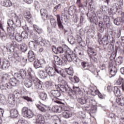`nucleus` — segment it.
Returning <instances> with one entry per match:
<instances>
[{
	"label": "nucleus",
	"mask_w": 124,
	"mask_h": 124,
	"mask_svg": "<svg viewBox=\"0 0 124 124\" xmlns=\"http://www.w3.org/2000/svg\"><path fill=\"white\" fill-rule=\"evenodd\" d=\"M64 49L66 50V54H67V55L61 56V58L63 61L65 62L67 61L69 62H70L76 59V55L71 51L70 48L68 46H65Z\"/></svg>",
	"instance_id": "1"
},
{
	"label": "nucleus",
	"mask_w": 124,
	"mask_h": 124,
	"mask_svg": "<svg viewBox=\"0 0 124 124\" xmlns=\"http://www.w3.org/2000/svg\"><path fill=\"white\" fill-rule=\"evenodd\" d=\"M57 25L61 30H63V25L64 23H63V20L64 21L65 23H67L68 21V18H67V15H66L65 13H62L61 16L60 15H57L56 16Z\"/></svg>",
	"instance_id": "2"
},
{
	"label": "nucleus",
	"mask_w": 124,
	"mask_h": 124,
	"mask_svg": "<svg viewBox=\"0 0 124 124\" xmlns=\"http://www.w3.org/2000/svg\"><path fill=\"white\" fill-rule=\"evenodd\" d=\"M61 70L62 68L58 66L53 68L52 67H46V71L50 77H54L55 75H58V73H61Z\"/></svg>",
	"instance_id": "3"
},
{
	"label": "nucleus",
	"mask_w": 124,
	"mask_h": 124,
	"mask_svg": "<svg viewBox=\"0 0 124 124\" xmlns=\"http://www.w3.org/2000/svg\"><path fill=\"white\" fill-rule=\"evenodd\" d=\"M33 40L30 42V43H32V42H34L35 43H37L38 45H40L41 46H44V42L45 40H43L42 37H38L37 36H34L33 38Z\"/></svg>",
	"instance_id": "4"
},
{
	"label": "nucleus",
	"mask_w": 124,
	"mask_h": 124,
	"mask_svg": "<svg viewBox=\"0 0 124 124\" xmlns=\"http://www.w3.org/2000/svg\"><path fill=\"white\" fill-rule=\"evenodd\" d=\"M19 95L20 93H19L18 90L15 91L13 93V94L9 95L8 97L9 103H14V101H15V97L17 98Z\"/></svg>",
	"instance_id": "5"
},
{
	"label": "nucleus",
	"mask_w": 124,
	"mask_h": 124,
	"mask_svg": "<svg viewBox=\"0 0 124 124\" xmlns=\"http://www.w3.org/2000/svg\"><path fill=\"white\" fill-rule=\"evenodd\" d=\"M26 75L27 72L23 69H21L19 73H16L14 74L15 77L18 79H25Z\"/></svg>",
	"instance_id": "6"
},
{
	"label": "nucleus",
	"mask_w": 124,
	"mask_h": 124,
	"mask_svg": "<svg viewBox=\"0 0 124 124\" xmlns=\"http://www.w3.org/2000/svg\"><path fill=\"white\" fill-rule=\"evenodd\" d=\"M35 124H45V118L42 114H38L35 115Z\"/></svg>",
	"instance_id": "7"
},
{
	"label": "nucleus",
	"mask_w": 124,
	"mask_h": 124,
	"mask_svg": "<svg viewBox=\"0 0 124 124\" xmlns=\"http://www.w3.org/2000/svg\"><path fill=\"white\" fill-rule=\"evenodd\" d=\"M111 11L113 13H120L122 12V7L118 4H114L110 8Z\"/></svg>",
	"instance_id": "8"
},
{
	"label": "nucleus",
	"mask_w": 124,
	"mask_h": 124,
	"mask_svg": "<svg viewBox=\"0 0 124 124\" xmlns=\"http://www.w3.org/2000/svg\"><path fill=\"white\" fill-rule=\"evenodd\" d=\"M41 16L44 21L48 20V17L50 16H48L47 14V10L45 9H41L40 10Z\"/></svg>",
	"instance_id": "9"
},
{
	"label": "nucleus",
	"mask_w": 124,
	"mask_h": 124,
	"mask_svg": "<svg viewBox=\"0 0 124 124\" xmlns=\"http://www.w3.org/2000/svg\"><path fill=\"white\" fill-rule=\"evenodd\" d=\"M10 17L13 20L15 21V24L16 26H18V27L21 26V21H20V19L18 20V16L15 13H12L10 15Z\"/></svg>",
	"instance_id": "10"
},
{
	"label": "nucleus",
	"mask_w": 124,
	"mask_h": 124,
	"mask_svg": "<svg viewBox=\"0 0 124 124\" xmlns=\"http://www.w3.org/2000/svg\"><path fill=\"white\" fill-rule=\"evenodd\" d=\"M50 93L54 98H58V97H61L62 96V93L58 90H52L50 91Z\"/></svg>",
	"instance_id": "11"
},
{
	"label": "nucleus",
	"mask_w": 124,
	"mask_h": 124,
	"mask_svg": "<svg viewBox=\"0 0 124 124\" xmlns=\"http://www.w3.org/2000/svg\"><path fill=\"white\" fill-rule=\"evenodd\" d=\"M87 53L89 57L92 56H96L97 55L95 49L91 46H88Z\"/></svg>",
	"instance_id": "12"
},
{
	"label": "nucleus",
	"mask_w": 124,
	"mask_h": 124,
	"mask_svg": "<svg viewBox=\"0 0 124 124\" xmlns=\"http://www.w3.org/2000/svg\"><path fill=\"white\" fill-rule=\"evenodd\" d=\"M58 88L59 89L60 92H62V93H65L68 91V89L69 87L68 85H62L61 84L58 85Z\"/></svg>",
	"instance_id": "13"
},
{
	"label": "nucleus",
	"mask_w": 124,
	"mask_h": 124,
	"mask_svg": "<svg viewBox=\"0 0 124 124\" xmlns=\"http://www.w3.org/2000/svg\"><path fill=\"white\" fill-rule=\"evenodd\" d=\"M109 77V78H112V77H114L117 74V68L115 66H112L111 68H110Z\"/></svg>",
	"instance_id": "14"
},
{
	"label": "nucleus",
	"mask_w": 124,
	"mask_h": 124,
	"mask_svg": "<svg viewBox=\"0 0 124 124\" xmlns=\"http://www.w3.org/2000/svg\"><path fill=\"white\" fill-rule=\"evenodd\" d=\"M88 100H89V99H86L85 98H84V97H80V96L78 98V103L81 104V105L86 104L87 102H88Z\"/></svg>",
	"instance_id": "15"
},
{
	"label": "nucleus",
	"mask_w": 124,
	"mask_h": 124,
	"mask_svg": "<svg viewBox=\"0 0 124 124\" xmlns=\"http://www.w3.org/2000/svg\"><path fill=\"white\" fill-rule=\"evenodd\" d=\"M28 78L32 80V79H34L35 78V74L32 71L31 68H29L28 70Z\"/></svg>",
	"instance_id": "16"
},
{
	"label": "nucleus",
	"mask_w": 124,
	"mask_h": 124,
	"mask_svg": "<svg viewBox=\"0 0 124 124\" xmlns=\"http://www.w3.org/2000/svg\"><path fill=\"white\" fill-rule=\"evenodd\" d=\"M10 66V64L9 63V62L8 61H6L5 60H4L3 61V64L2 65H1V67L0 68V69H7Z\"/></svg>",
	"instance_id": "17"
},
{
	"label": "nucleus",
	"mask_w": 124,
	"mask_h": 124,
	"mask_svg": "<svg viewBox=\"0 0 124 124\" xmlns=\"http://www.w3.org/2000/svg\"><path fill=\"white\" fill-rule=\"evenodd\" d=\"M39 76L40 78H41V79H45L47 78V77L48 76V74L46 72H45L42 70H39Z\"/></svg>",
	"instance_id": "18"
},
{
	"label": "nucleus",
	"mask_w": 124,
	"mask_h": 124,
	"mask_svg": "<svg viewBox=\"0 0 124 124\" xmlns=\"http://www.w3.org/2000/svg\"><path fill=\"white\" fill-rule=\"evenodd\" d=\"M24 16L26 19H27L29 23L31 22L32 18H31V12H30V11H25L24 14Z\"/></svg>",
	"instance_id": "19"
},
{
	"label": "nucleus",
	"mask_w": 124,
	"mask_h": 124,
	"mask_svg": "<svg viewBox=\"0 0 124 124\" xmlns=\"http://www.w3.org/2000/svg\"><path fill=\"white\" fill-rule=\"evenodd\" d=\"M10 116L12 118H17L19 115V113H18V110L16 109H12L10 111Z\"/></svg>",
	"instance_id": "20"
},
{
	"label": "nucleus",
	"mask_w": 124,
	"mask_h": 124,
	"mask_svg": "<svg viewBox=\"0 0 124 124\" xmlns=\"http://www.w3.org/2000/svg\"><path fill=\"white\" fill-rule=\"evenodd\" d=\"M73 93H78V94H79L80 96H82V95H83V93L81 92V90H80L79 87L74 86L73 87Z\"/></svg>",
	"instance_id": "21"
},
{
	"label": "nucleus",
	"mask_w": 124,
	"mask_h": 124,
	"mask_svg": "<svg viewBox=\"0 0 124 124\" xmlns=\"http://www.w3.org/2000/svg\"><path fill=\"white\" fill-rule=\"evenodd\" d=\"M36 106L37 108L41 112H42V113H45L47 109L45 108V107H47V106L45 105H43V106H41L40 105L36 104Z\"/></svg>",
	"instance_id": "22"
},
{
	"label": "nucleus",
	"mask_w": 124,
	"mask_h": 124,
	"mask_svg": "<svg viewBox=\"0 0 124 124\" xmlns=\"http://www.w3.org/2000/svg\"><path fill=\"white\" fill-rule=\"evenodd\" d=\"M19 45H18L16 42H12V43H9L7 44V49H9L10 51H11V48H13L12 49H14V47H18Z\"/></svg>",
	"instance_id": "23"
},
{
	"label": "nucleus",
	"mask_w": 124,
	"mask_h": 124,
	"mask_svg": "<svg viewBox=\"0 0 124 124\" xmlns=\"http://www.w3.org/2000/svg\"><path fill=\"white\" fill-rule=\"evenodd\" d=\"M15 31V27L13 26H7V31L9 35H12V34H14V31Z\"/></svg>",
	"instance_id": "24"
},
{
	"label": "nucleus",
	"mask_w": 124,
	"mask_h": 124,
	"mask_svg": "<svg viewBox=\"0 0 124 124\" xmlns=\"http://www.w3.org/2000/svg\"><path fill=\"white\" fill-rule=\"evenodd\" d=\"M124 22V19L120 17H117L114 19V24H115V25H116V26H120V25L123 24Z\"/></svg>",
	"instance_id": "25"
},
{
	"label": "nucleus",
	"mask_w": 124,
	"mask_h": 124,
	"mask_svg": "<svg viewBox=\"0 0 124 124\" xmlns=\"http://www.w3.org/2000/svg\"><path fill=\"white\" fill-rule=\"evenodd\" d=\"M112 91L116 96H117L118 97L119 96H121V91L118 87H114V88L112 89Z\"/></svg>",
	"instance_id": "26"
},
{
	"label": "nucleus",
	"mask_w": 124,
	"mask_h": 124,
	"mask_svg": "<svg viewBox=\"0 0 124 124\" xmlns=\"http://www.w3.org/2000/svg\"><path fill=\"white\" fill-rule=\"evenodd\" d=\"M69 93V96H70L71 98H72V99H78V97H79V94H78L77 93H75L73 92H68Z\"/></svg>",
	"instance_id": "27"
},
{
	"label": "nucleus",
	"mask_w": 124,
	"mask_h": 124,
	"mask_svg": "<svg viewBox=\"0 0 124 124\" xmlns=\"http://www.w3.org/2000/svg\"><path fill=\"white\" fill-rule=\"evenodd\" d=\"M62 116L65 119H69L72 117V113L69 111H63L62 112Z\"/></svg>",
	"instance_id": "28"
},
{
	"label": "nucleus",
	"mask_w": 124,
	"mask_h": 124,
	"mask_svg": "<svg viewBox=\"0 0 124 124\" xmlns=\"http://www.w3.org/2000/svg\"><path fill=\"white\" fill-rule=\"evenodd\" d=\"M81 65L82 68L84 69V70H89V68L91 67L90 64L88 62H82Z\"/></svg>",
	"instance_id": "29"
},
{
	"label": "nucleus",
	"mask_w": 124,
	"mask_h": 124,
	"mask_svg": "<svg viewBox=\"0 0 124 124\" xmlns=\"http://www.w3.org/2000/svg\"><path fill=\"white\" fill-rule=\"evenodd\" d=\"M54 60L55 63L58 65H62V61L60 57L58 56H55L54 57Z\"/></svg>",
	"instance_id": "30"
},
{
	"label": "nucleus",
	"mask_w": 124,
	"mask_h": 124,
	"mask_svg": "<svg viewBox=\"0 0 124 124\" xmlns=\"http://www.w3.org/2000/svg\"><path fill=\"white\" fill-rule=\"evenodd\" d=\"M65 47H67V46H64L63 47L62 46H58L57 49V53H59V54H62L64 52L65 54H66V50L65 49Z\"/></svg>",
	"instance_id": "31"
},
{
	"label": "nucleus",
	"mask_w": 124,
	"mask_h": 124,
	"mask_svg": "<svg viewBox=\"0 0 124 124\" xmlns=\"http://www.w3.org/2000/svg\"><path fill=\"white\" fill-rule=\"evenodd\" d=\"M57 103H58L59 104H62V106H60L61 108V112H62V111H64V112H65L66 111H68V108L67 107L64 106V104L62 103L61 101H56Z\"/></svg>",
	"instance_id": "32"
},
{
	"label": "nucleus",
	"mask_w": 124,
	"mask_h": 124,
	"mask_svg": "<svg viewBox=\"0 0 124 124\" xmlns=\"http://www.w3.org/2000/svg\"><path fill=\"white\" fill-rule=\"evenodd\" d=\"M51 111L54 113H61V106H54L51 108Z\"/></svg>",
	"instance_id": "33"
},
{
	"label": "nucleus",
	"mask_w": 124,
	"mask_h": 124,
	"mask_svg": "<svg viewBox=\"0 0 124 124\" xmlns=\"http://www.w3.org/2000/svg\"><path fill=\"white\" fill-rule=\"evenodd\" d=\"M116 102L120 106H124V97L117 98Z\"/></svg>",
	"instance_id": "34"
},
{
	"label": "nucleus",
	"mask_w": 124,
	"mask_h": 124,
	"mask_svg": "<svg viewBox=\"0 0 124 124\" xmlns=\"http://www.w3.org/2000/svg\"><path fill=\"white\" fill-rule=\"evenodd\" d=\"M48 19H50V22L51 26H52L53 28H56V27H57V21H56L55 19L53 18V16H50Z\"/></svg>",
	"instance_id": "35"
},
{
	"label": "nucleus",
	"mask_w": 124,
	"mask_h": 124,
	"mask_svg": "<svg viewBox=\"0 0 124 124\" xmlns=\"http://www.w3.org/2000/svg\"><path fill=\"white\" fill-rule=\"evenodd\" d=\"M33 28L34 31L37 32L39 34H40L41 33H42V32L43 31V30H42V29L40 28L37 25L34 24L33 25Z\"/></svg>",
	"instance_id": "36"
},
{
	"label": "nucleus",
	"mask_w": 124,
	"mask_h": 124,
	"mask_svg": "<svg viewBox=\"0 0 124 124\" xmlns=\"http://www.w3.org/2000/svg\"><path fill=\"white\" fill-rule=\"evenodd\" d=\"M89 17L90 23H96L97 22V17L96 15L93 14L90 17Z\"/></svg>",
	"instance_id": "37"
},
{
	"label": "nucleus",
	"mask_w": 124,
	"mask_h": 124,
	"mask_svg": "<svg viewBox=\"0 0 124 124\" xmlns=\"http://www.w3.org/2000/svg\"><path fill=\"white\" fill-rule=\"evenodd\" d=\"M34 67L36 68V69H38V70H40L39 68H42L41 63H40V62L38 60H36L34 62Z\"/></svg>",
	"instance_id": "38"
},
{
	"label": "nucleus",
	"mask_w": 124,
	"mask_h": 124,
	"mask_svg": "<svg viewBox=\"0 0 124 124\" xmlns=\"http://www.w3.org/2000/svg\"><path fill=\"white\" fill-rule=\"evenodd\" d=\"M3 6H5L6 7H10L12 5V2L10 0H4L2 3Z\"/></svg>",
	"instance_id": "39"
},
{
	"label": "nucleus",
	"mask_w": 124,
	"mask_h": 124,
	"mask_svg": "<svg viewBox=\"0 0 124 124\" xmlns=\"http://www.w3.org/2000/svg\"><path fill=\"white\" fill-rule=\"evenodd\" d=\"M65 71L68 75H70L71 76H73V74L74 73V71H73V68L71 67H70L68 68L65 69Z\"/></svg>",
	"instance_id": "40"
},
{
	"label": "nucleus",
	"mask_w": 124,
	"mask_h": 124,
	"mask_svg": "<svg viewBox=\"0 0 124 124\" xmlns=\"http://www.w3.org/2000/svg\"><path fill=\"white\" fill-rule=\"evenodd\" d=\"M101 41L103 45L106 46L108 45L109 43V42L108 41V37L106 35L104 36L101 39Z\"/></svg>",
	"instance_id": "41"
},
{
	"label": "nucleus",
	"mask_w": 124,
	"mask_h": 124,
	"mask_svg": "<svg viewBox=\"0 0 124 124\" xmlns=\"http://www.w3.org/2000/svg\"><path fill=\"white\" fill-rule=\"evenodd\" d=\"M82 61L77 58V57L76 56V59L74 60V62L76 64L77 66H80L81 64H82Z\"/></svg>",
	"instance_id": "42"
},
{
	"label": "nucleus",
	"mask_w": 124,
	"mask_h": 124,
	"mask_svg": "<svg viewBox=\"0 0 124 124\" xmlns=\"http://www.w3.org/2000/svg\"><path fill=\"white\" fill-rule=\"evenodd\" d=\"M35 88L37 89V90H42V82H35Z\"/></svg>",
	"instance_id": "43"
},
{
	"label": "nucleus",
	"mask_w": 124,
	"mask_h": 124,
	"mask_svg": "<svg viewBox=\"0 0 124 124\" xmlns=\"http://www.w3.org/2000/svg\"><path fill=\"white\" fill-rule=\"evenodd\" d=\"M75 11H76V9L74 8V7L73 6H70L68 10V14L71 16H72V15L74 14Z\"/></svg>",
	"instance_id": "44"
},
{
	"label": "nucleus",
	"mask_w": 124,
	"mask_h": 124,
	"mask_svg": "<svg viewBox=\"0 0 124 124\" xmlns=\"http://www.w3.org/2000/svg\"><path fill=\"white\" fill-rule=\"evenodd\" d=\"M32 117H33V113L31 109H29L28 112L26 113V115L24 116V118L31 119V118H32Z\"/></svg>",
	"instance_id": "45"
},
{
	"label": "nucleus",
	"mask_w": 124,
	"mask_h": 124,
	"mask_svg": "<svg viewBox=\"0 0 124 124\" xmlns=\"http://www.w3.org/2000/svg\"><path fill=\"white\" fill-rule=\"evenodd\" d=\"M10 83L11 84V86L16 87V85H17V80L15 78H11L10 79Z\"/></svg>",
	"instance_id": "46"
},
{
	"label": "nucleus",
	"mask_w": 124,
	"mask_h": 124,
	"mask_svg": "<svg viewBox=\"0 0 124 124\" xmlns=\"http://www.w3.org/2000/svg\"><path fill=\"white\" fill-rule=\"evenodd\" d=\"M29 110L30 109H29L28 107H24L22 109V116H23V117L26 116L27 113L29 112Z\"/></svg>",
	"instance_id": "47"
},
{
	"label": "nucleus",
	"mask_w": 124,
	"mask_h": 124,
	"mask_svg": "<svg viewBox=\"0 0 124 124\" xmlns=\"http://www.w3.org/2000/svg\"><path fill=\"white\" fill-rule=\"evenodd\" d=\"M20 98L23 100H26L27 102H32V99L28 96H21Z\"/></svg>",
	"instance_id": "48"
},
{
	"label": "nucleus",
	"mask_w": 124,
	"mask_h": 124,
	"mask_svg": "<svg viewBox=\"0 0 124 124\" xmlns=\"http://www.w3.org/2000/svg\"><path fill=\"white\" fill-rule=\"evenodd\" d=\"M15 38H16V41H17L18 42H21V41L23 40V38L22 37V35L19 33H17L16 34Z\"/></svg>",
	"instance_id": "49"
},
{
	"label": "nucleus",
	"mask_w": 124,
	"mask_h": 124,
	"mask_svg": "<svg viewBox=\"0 0 124 124\" xmlns=\"http://www.w3.org/2000/svg\"><path fill=\"white\" fill-rule=\"evenodd\" d=\"M20 50L22 52H26L27 50H28V46L25 44H21L20 45Z\"/></svg>",
	"instance_id": "50"
},
{
	"label": "nucleus",
	"mask_w": 124,
	"mask_h": 124,
	"mask_svg": "<svg viewBox=\"0 0 124 124\" xmlns=\"http://www.w3.org/2000/svg\"><path fill=\"white\" fill-rule=\"evenodd\" d=\"M104 13H103L101 10L99 9L97 11V16L99 19H102V16H104Z\"/></svg>",
	"instance_id": "51"
},
{
	"label": "nucleus",
	"mask_w": 124,
	"mask_h": 124,
	"mask_svg": "<svg viewBox=\"0 0 124 124\" xmlns=\"http://www.w3.org/2000/svg\"><path fill=\"white\" fill-rule=\"evenodd\" d=\"M40 98L42 99V100H46L48 99L47 97V94L45 93H42L40 94Z\"/></svg>",
	"instance_id": "52"
},
{
	"label": "nucleus",
	"mask_w": 124,
	"mask_h": 124,
	"mask_svg": "<svg viewBox=\"0 0 124 124\" xmlns=\"http://www.w3.org/2000/svg\"><path fill=\"white\" fill-rule=\"evenodd\" d=\"M98 26L100 28V32H103V31H104V27H103V26H104V25L103 24V22H102V21H99L98 23Z\"/></svg>",
	"instance_id": "53"
},
{
	"label": "nucleus",
	"mask_w": 124,
	"mask_h": 124,
	"mask_svg": "<svg viewBox=\"0 0 124 124\" xmlns=\"http://www.w3.org/2000/svg\"><path fill=\"white\" fill-rule=\"evenodd\" d=\"M8 27H15V21L12 19H9L8 22Z\"/></svg>",
	"instance_id": "54"
},
{
	"label": "nucleus",
	"mask_w": 124,
	"mask_h": 124,
	"mask_svg": "<svg viewBox=\"0 0 124 124\" xmlns=\"http://www.w3.org/2000/svg\"><path fill=\"white\" fill-rule=\"evenodd\" d=\"M68 41H69L70 44L73 45L75 43V38L72 36H69L68 38Z\"/></svg>",
	"instance_id": "55"
},
{
	"label": "nucleus",
	"mask_w": 124,
	"mask_h": 124,
	"mask_svg": "<svg viewBox=\"0 0 124 124\" xmlns=\"http://www.w3.org/2000/svg\"><path fill=\"white\" fill-rule=\"evenodd\" d=\"M101 20H103L105 23L106 24H109V22L110 21V19H109V16H102V18Z\"/></svg>",
	"instance_id": "56"
},
{
	"label": "nucleus",
	"mask_w": 124,
	"mask_h": 124,
	"mask_svg": "<svg viewBox=\"0 0 124 124\" xmlns=\"http://www.w3.org/2000/svg\"><path fill=\"white\" fill-rule=\"evenodd\" d=\"M100 10L102 11V12L105 14V13H107L108 11V7L106 6H101Z\"/></svg>",
	"instance_id": "57"
},
{
	"label": "nucleus",
	"mask_w": 124,
	"mask_h": 124,
	"mask_svg": "<svg viewBox=\"0 0 124 124\" xmlns=\"http://www.w3.org/2000/svg\"><path fill=\"white\" fill-rule=\"evenodd\" d=\"M24 85L27 88H31V87H32V82H31V80L26 81L24 82Z\"/></svg>",
	"instance_id": "58"
},
{
	"label": "nucleus",
	"mask_w": 124,
	"mask_h": 124,
	"mask_svg": "<svg viewBox=\"0 0 124 124\" xmlns=\"http://www.w3.org/2000/svg\"><path fill=\"white\" fill-rule=\"evenodd\" d=\"M0 37L1 38L2 40H6V39H7V34L4 32H1Z\"/></svg>",
	"instance_id": "59"
},
{
	"label": "nucleus",
	"mask_w": 124,
	"mask_h": 124,
	"mask_svg": "<svg viewBox=\"0 0 124 124\" xmlns=\"http://www.w3.org/2000/svg\"><path fill=\"white\" fill-rule=\"evenodd\" d=\"M116 64L120 65L123 63V58L122 57H118L115 61Z\"/></svg>",
	"instance_id": "60"
},
{
	"label": "nucleus",
	"mask_w": 124,
	"mask_h": 124,
	"mask_svg": "<svg viewBox=\"0 0 124 124\" xmlns=\"http://www.w3.org/2000/svg\"><path fill=\"white\" fill-rule=\"evenodd\" d=\"M61 71V73H58V74H59V75H61V76L63 77V78H66L67 76V73L63 72V70L62 68Z\"/></svg>",
	"instance_id": "61"
},
{
	"label": "nucleus",
	"mask_w": 124,
	"mask_h": 124,
	"mask_svg": "<svg viewBox=\"0 0 124 124\" xmlns=\"http://www.w3.org/2000/svg\"><path fill=\"white\" fill-rule=\"evenodd\" d=\"M90 92L91 93V94L94 96L96 95V94H97V93H99L98 90H95L94 89H90Z\"/></svg>",
	"instance_id": "62"
},
{
	"label": "nucleus",
	"mask_w": 124,
	"mask_h": 124,
	"mask_svg": "<svg viewBox=\"0 0 124 124\" xmlns=\"http://www.w3.org/2000/svg\"><path fill=\"white\" fill-rule=\"evenodd\" d=\"M113 35L115 36V38L117 39V38L119 39L120 36H121V31H119L117 32L114 33Z\"/></svg>",
	"instance_id": "63"
},
{
	"label": "nucleus",
	"mask_w": 124,
	"mask_h": 124,
	"mask_svg": "<svg viewBox=\"0 0 124 124\" xmlns=\"http://www.w3.org/2000/svg\"><path fill=\"white\" fill-rule=\"evenodd\" d=\"M119 42L121 43L122 46H123L124 47L123 51L124 52V36L121 37L120 38V40L119 39Z\"/></svg>",
	"instance_id": "64"
}]
</instances>
